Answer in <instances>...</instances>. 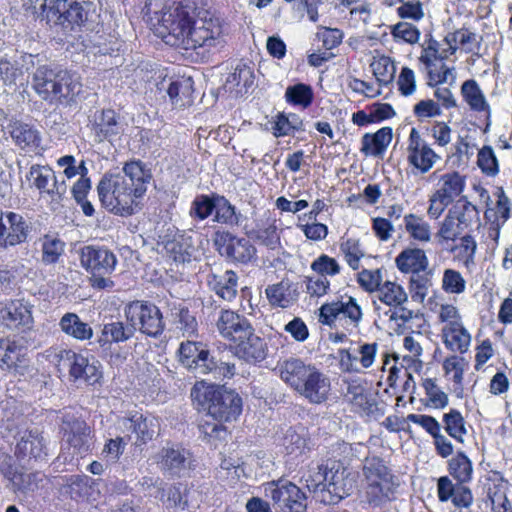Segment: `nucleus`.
I'll return each mask as SVG.
<instances>
[{
    "label": "nucleus",
    "instance_id": "1",
    "mask_svg": "<svg viewBox=\"0 0 512 512\" xmlns=\"http://www.w3.org/2000/svg\"><path fill=\"white\" fill-rule=\"evenodd\" d=\"M227 30L219 17L210 15L193 22L191 8L183 0L162 3V42L184 49L219 51L227 44Z\"/></svg>",
    "mask_w": 512,
    "mask_h": 512
},
{
    "label": "nucleus",
    "instance_id": "2",
    "mask_svg": "<svg viewBox=\"0 0 512 512\" xmlns=\"http://www.w3.org/2000/svg\"><path fill=\"white\" fill-rule=\"evenodd\" d=\"M152 175L140 161L124 165L121 172L105 175L97 186L103 206L120 216H130L140 209V201Z\"/></svg>",
    "mask_w": 512,
    "mask_h": 512
},
{
    "label": "nucleus",
    "instance_id": "3",
    "mask_svg": "<svg viewBox=\"0 0 512 512\" xmlns=\"http://www.w3.org/2000/svg\"><path fill=\"white\" fill-rule=\"evenodd\" d=\"M275 371L288 387L310 404H323L331 395L329 376L299 357L291 356L279 360Z\"/></svg>",
    "mask_w": 512,
    "mask_h": 512
},
{
    "label": "nucleus",
    "instance_id": "4",
    "mask_svg": "<svg viewBox=\"0 0 512 512\" xmlns=\"http://www.w3.org/2000/svg\"><path fill=\"white\" fill-rule=\"evenodd\" d=\"M191 398L207 410L213 420H236L242 411V400L237 393L224 386L198 382L191 390Z\"/></svg>",
    "mask_w": 512,
    "mask_h": 512
},
{
    "label": "nucleus",
    "instance_id": "5",
    "mask_svg": "<svg viewBox=\"0 0 512 512\" xmlns=\"http://www.w3.org/2000/svg\"><path fill=\"white\" fill-rule=\"evenodd\" d=\"M36 8L42 9L48 23L64 29L88 26L97 17L92 3H68V0H29Z\"/></svg>",
    "mask_w": 512,
    "mask_h": 512
},
{
    "label": "nucleus",
    "instance_id": "6",
    "mask_svg": "<svg viewBox=\"0 0 512 512\" xmlns=\"http://www.w3.org/2000/svg\"><path fill=\"white\" fill-rule=\"evenodd\" d=\"M165 255V273L173 281L182 280L188 264L198 259L193 238L176 227H168L162 239Z\"/></svg>",
    "mask_w": 512,
    "mask_h": 512
},
{
    "label": "nucleus",
    "instance_id": "7",
    "mask_svg": "<svg viewBox=\"0 0 512 512\" xmlns=\"http://www.w3.org/2000/svg\"><path fill=\"white\" fill-rule=\"evenodd\" d=\"M375 297L380 304L374 299V309L379 317L383 314L390 321H394L398 326H403L410 322L415 313L404 307L408 301V295L404 288L393 281H385L379 289H377Z\"/></svg>",
    "mask_w": 512,
    "mask_h": 512
},
{
    "label": "nucleus",
    "instance_id": "8",
    "mask_svg": "<svg viewBox=\"0 0 512 512\" xmlns=\"http://www.w3.org/2000/svg\"><path fill=\"white\" fill-rule=\"evenodd\" d=\"M27 179L40 194V198L49 203L52 210H57L67 192L64 180H59L55 172L48 166H31Z\"/></svg>",
    "mask_w": 512,
    "mask_h": 512
},
{
    "label": "nucleus",
    "instance_id": "9",
    "mask_svg": "<svg viewBox=\"0 0 512 512\" xmlns=\"http://www.w3.org/2000/svg\"><path fill=\"white\" fill-rule=\"evenodd\" d=\"M264 494L281 512H307V496L288 480L271 481L264 485Z\"/></svg>",
    "mask_w": 512,
    "mask_h": 512
},
{
    "label": "nucleus",
    "instance_id": "10",
    "mask_svg": "<svg viewBox=\"0 0 512 512\" xmlns=\"http://www.w3.org/2000/svg\"><path fill=\"white\" fill-rule=\"evenodd\" d=\"M362 317L363 313L360 305L351 296L325 303L319 309V321L330 327L335 325L337 320H344L347 325L357 328Z\"/></svg>",
    "mask_w": 512,
    "mask_h": 512
},
{
    "label": "nucleus",
    "instance_id": "11",
    "mask_svg": "<svg viewBox=\"0 0 512 512\" xmlns=\"http://www.w3.org/2000/svg\"><path fill=\"white\" fill-rule=\"evenodd\" d=\"M406 152L408 164L420 174L429 172L441 160L416 128L410 131Z\"/></svg>",
    "mask_w": 512,
    "mask_h": 512
},
{
    "label": "nucleus",
    "instance_id": "12",
    "mask_svg": "<svg viewBox=\"0 0 512 512\" xmlns=\"http://www.w3.org/2000/svg\"><path fill=\"white\" fill-rule=\"evenodd\" d=\"M125 315L134 331L138 327L148 336L156 337L160 332V310L154 304L133 301L125 308Z\"/></svg>",
    "mask_w": 512,
    "mask_h": 512
},
{
    "label": "nucleus",
    "instance_id": "13",
    "mask_svg": "<svg viewBox=\"0 0 512 512\" xmlns=\"http://www.w3.org/2000/svg\"><path fill=\"white\" fill-rule=\"evenodd\" d=\"M15 457L23 466H30L46 458V442L38 429H25L19 432L14 451Z\"/></svg>",
    "mask_w": 512,
    "mask_h": 512
},
{
    "label": "nucleus",
    "instance_id": "14",
    "mask_svg": "<svg viewBox=\"0 0 512 512\" xmlns=\"http://www.w3.org/2000/svg\"><path fill=\"white\" fill-rule=\"evenodd\" d=\"M31 231V223L21 214L0 210V247L8 248L24 243Z\"/></svg>",
    "mask_w": 512,
    "mask_h": 512
},
{
    "label": "nucleus",
    "instance_id": "15",
    "mask_svg": "<svg viewBox=\"0 0 512 512\" xmlns=\"http://www.w3.org/2000/svg\"><path fill=\"white\" fill-rule=\"evenodd\" d=\"M81 267L89 274H111L116 267L117 258L105 247L87 245L79 250Z\"/></svg>",
    "mask_w": 512,
    "mask_h": 512
},
{
    "label": "nucleus",
    "instance_id": "16",
    "mask_svg": "<svg viewBox=\"0 0 512 512\" xmlns=\"http://www.w3.org/2000/svg\"><path fill=\"white\" fill-rule=\"evenodd\" d=\"M358 474L342 463L332 461L326 471L327 490L340 499L349 496L356 488Z\"/></svg>",
    "mask_w": 512,
    "mask_h": 512
},
{
    "label": "nucleus",
    "instance_id": "17",
    "mask_svg": "<svg viewBox=\"0 0 512 512\" xmlns=\"http://www.w3.org/2000/svg\"><path fill=\"white\" fill-rule=\"evenodd\" d=\"M214 242L222 255L236 262L247 263L256 255V249L249 240L228 232L216 233Z\"/></svg>",
    "mask_w": 512,
    "mask_h": 512
},
{
    "label": "nucleus",
    "instance_id": "18",
    "mask_svg": "<svg viewBox=\"0 0 512 512\" xmlns=\"http://www.w3.org/2000/svg\"><path fill=\"white\" fill-rule=\"evenodd\" d=\"M64 436L73 453L88 452L93 444V434L87 423L79 418L66 416L63 421Z\"/></svg>",
    "mask_w": 512,
    "mask_h": 512
},
{
    "label": "nucleus",
    "instance_id": "19",
    "mask_svg": "<svg viewBox=\"0 0 512 512\" xmlns=\"http://www.w3.org/2000/svg\"><path fill=\"white\" fill-rule=\"evenodd\" d=\"M34 56L22 55L19 60L13 62L6 58L0 59V79L8 87L25 86L28 84V71L34 67Z\"/></svg>",
    "mask_w": 512,
    "mask_h": 512
},
{
    "label": "nucleus",
    "instance_id": "20",
    "mask_svg": "<svg viewBox=\"0 0 512 512\" xmlns=\"http://www.w3.org/2000/svg\"><path fill=\"white\" fill-rule=\"evenodd\" d=\"M216 327L224 339L235 343L247 335L252 325L247 318L235 311L223 309L218 316Z\"/></svg>",
    "mask_w": 512,
    "mask_h": 512
},
{
    "label": "nucleus",
    "instance_id": "21",
    "mask_svg": "<svg viewBox=\"0 0 512 512\" xmlns=\"http://www.w3.org/2000/svg\"><path fill=\"white\" fill-rule=\"evenodd\" d=\"M191 465L190 452L180 445L166 448L162 455V473L167 477H185L189 474Z\"/></svg>",
    "mask_w": 512,
    "mask_h": 512
},
{
    "label": "nucleus",
    "instance_id": "22",
    "mask_svg": "<svg viewBox=\"0 0 512 512\" xmlns=\"http://www.w3.org/2000/svg\"><path fill=\"white\" fill-rule=\"evenodd\" d=\"M180 362L196 374L205 375L209 371V352L201 342H183L179 348Z\"/></svg>",
    "mask_w": 512,
    "mask_h": 512
},
{
    "label": "nucleus",
    "instance_id": "23",
    "mask_svg": "<svg viewBox=\"0 0 512 512\" xmlns=\"http://www.w3.org/2000/svg\"><path fill=\"white\" fill-rule=\"evenodd\" d=\"M60 71L54 65H41L33 73L32 87L34 91L45 101L55 100L57 81L60 78Z\"/></svg>",
    "mask_w": 512,
    "mask_h": 512
},
{
    "label": "nucleus",
    "instance_id": "24",
    "mask_svg": "<svg viewBox=\"0 0 512 512\" xmlns=\"http://www.w3.org/2000/svg\"><path fill=\"white\" fill-rule=\"evenodd\" d=\"M235 355L248 363H257L265 359L267 344L263 338L254 333L253 327L247 335L235 342Z\"/></svg>",
    "mask_w": 512,
    "mask_h": 512
},
{
    "label": "nucleus",
    "instance_id": "25",
    "mask_svg": "<svg viewBox=\"0 0 512 512\" xmlns=\"http://www.w3.org/2000/svg\"><path fill=\"white\" fill-rule=\"evenodd\" d=\"M469 208L474 209V206L469 202H465L462 207L457 204L449 209L448 214L437 231V237L440 239V243L454 241L461 235L465 224L463 210H468Z\"/></svg>",
    "mask_w": 512,
    "mask_h": 512
},
{
    "label": "nucleus",
    "instance_id": "26",
    "mask_svg": "<svg viewBox=\"0 0 512 512\" xmlns=\"http://www.w3.org/2000/svg\"><path fill=\"white\" fill-rule=\"evenodd\" d=\"M207 285L219 298L231 302L237 295L238 276L233 270L212 271Z\"/></svg>",
    "mask_w": 512,
    "mask_h": 512
},
{
    "label": "nucleus",
    "instance_id": "27",
    "mask_svg": "<svg viewBox=\"0 0 512 512\" xmlns=\"http://www.w3.org/2000/svg\"><path fill=\"white\" fill-rule=\"evenodd\" d=\"M28 365L25 349L15 341L0 340V367L23 374Z\"/></svg>",
    "mask_w": 512,
    "mask_h": 512
},
{
    "label": "nucleus",
    "instance_id": "28",
    "mask_svg": "<svg viewBox=\"0 0 512 512\" xmlns=\"http://www.w3.org/2000/svg\"><path fill=\"white\" fill-rule=\"evenodd\" d=\"M345 399L352 409L360 415L369 416L377 408L376 401L359 380H351L347 383Z\"/></svg>",
    "mask_w": 512,
    "mask_h": 512
},
{
    "label": "nucleus",
    "instance_id": "29",
    "mask_svg": "<svg viewBox=\"0 0 512 512\" xmlns=\"http://www.w3.org/2000/svg\"><path fill=\"white\" fill-rule=\"evenodd\" d=\"M2 318L10 326L30 329L33 324L32 305L23 299L13 300L2 310Z\"/></svg>",
    "mask_w": 512,
    "mask_h": 512
},
{
    "label": "nucleus",
    "instance_id": "30",
    "mask_svg": "<svg viewBox=\"0 0 512 512\" xmlns=\"http://www.w3.org/2000/svg\"><path fill=\"white\" fill-rule=\"evenodd\" d=\"M8 132L15 145L28 151L35 150L41 141L38 130L28 123L13 121L8 125Z\"/></svg>",
    "mask_w": 512,
    "mask_h": 512
},
{
    "label": "nucleus",
    "instance_id": "31",
    "mask_svg": "<svg viewBox=\"0 0 512 512\" xmlns=\"http://www.w3.org/2000/svg\"><path fill=\"white\" fill-rule=\"evenodd\" d=\"M441 337L448 350L459 354H464L469 350L472 339L463 323L452 327H442Z\"/></svg>",
    "mask_w": 512,
    "mask_h": 512
},
{
    "label": "nucleus",
    "instance_id": "32",
    "mask_svg": "<svg viewBox=\"0 0 512 512\" xmlns=\"http://www.w3.org/2000/svg\"><path fill=\"white\" fill-rule=\"evenodd\" d=\"M397 268L404 273H419L429 265L425 251L420 248H406L395 259Z\"/></svg>",
    "mask_w": 512,
    "mask_h": 512
},
{
    "label": "nucleus",
    "instance_id": "33",
    "mask_svg": "<svg viewBox=\"0 0 512 512\" xmlns=\"http://www.w3.org/2000/svg\"><path fill=\"white\" fill-rule=\"evenodd\" d=\"M392 129L383 127L374 134L366 133L361 140V152L365 155L382 156L392 141Z\"/></svg>",
    "mask_w": 512,
    "mask_h": 512
},
{
    "label": "nucleus",
    "instance_id": "34",
    "mask_svg": "<svg viewBox=\"0 0 512 512\" xmlns=\"http://www.w3.org/2000/svg\"><path fill=\"white\" fill-rule=\"evenodd\" d=\"M266 297L272 306L287 308L297 300L296 289L288 280L269 285L265 289Z\"/></svg>",
    "mask_w": 512,
    "mask_h": 512
},
{
    "label": "nucleus",
    "instance_id": "35",
    "mask_svg": "<svg viewBox=\"0 0 512 512\" xmlns=\"http://www.w3.org/2000/svg\"><path fill=\"white\" fill-rule=\"evenodd\" d=\"M93 131L97 141L99 142L118 134L119 123L116 113L111 109L95 113L93 119Z\"/></svg>",
    "mask_w": 512,
    "mask_h": 512
},
{
    "label": "nucleus",
    "instance_id": "36",
    "mask_svg": "<svg viewBox=\"0 0 512 512\" xmlns=\"http://www.w3.org/2000/svg\"><path fill=\"white\" fill-rule=\"evenodd\" d=\"M59 76L54 101L74 100L82 91L80 77L76 73H71L66 70H61Z\"/></svg>",
    "mask_w": 512,
    "mask_h": 512
},
{
    "label": "nucleus",
    "instance_id": "37",
    "mask_svg": "<svg viewBox=\"0 0 512 512\" xmlns=\"http://www.w3.org/2000/svg\"><path fill=\"white\" fill-rule=\"evenodd\" d=\"M465 179L458 172H448L438 177L435 194L453 202L464 190Z\"/></svg>",
    "mask_w": 512,
    "mask_h": 512
},
{
    "label": "nucleus",
    "instance_id": "38",
    "mask_svg": "<svg viewBox=\"0 0 512 512\" xmlns=\"http://www.w3.org/2000/svg\"><path fill=\"white\" fill-rule=\"evenodd\" d=\"M193 83L191 77H179L169 84L167 94L173 107H183L192 102Z\"/></svg>",
    "mask_w": 512,
    "mask_h": 512
},
{
    "label": "nucleus",
    "instance_id": "39",
    "mask_svg": "<svg viewBox=\"0 0 512 512\" xmlns=\"http://www.w3.org/2000/svg\"><path fill=\"white\" fill-rule=\"evenodd\" d=\"M461 95L471 110L490 113V106L486 97L475 80L469 79L463 82Z\"/></svg>",
    "mask_w": 512,
    "mask_h": 512
},
{
    "label": "nucleus",
    "instance_id": "40",
    "mask_svg": "<svg viewBox=\"0 0 512 512\" xmlns=\"http://www.w3.org/2000/svg\"><path fill=\"white\" fill-rule=\"evenodd\" d=\"M59 325L65 334L77 340H88L93 336L92 328L87 323L81 321L75 313L64 314Z\"/></svg>",
    "mask_w": 512,
    "mask_h": 512
},
{
    "label": "nucleus",
    "instance_id": "41",
    "mask_svg": "<svg viewBox=\"0 0 512 512\" xmlns=\"http://www.w3.org/2000/svg\"><path fill=\"white\" fill-rule=\"evenodd\" d=\"M57 366L61 369H68L69 374L75 380L81 377V371L84 370L85 365H87L88 357L78 354L72 350L62 349L56 355Z\"/></svg>",
    "mask_w": 512,
    "mask_h": 512
},
{
    "label": "nucleus",
    "instance_id": "42",
    "mask_svg": "<svg viewBox=\"0 0 512 512\" xmlns=\"http://www.w3.org/2000/svg\"><path fill=\"white\" fill-rule=\"evenodd\" d=\"M404 226L412 239L422 243L431 240V226L422 216L413 213L406 214L404 216Z\"/></svg>",
    "mask_w": 512,
    "mask_h": 512
},
{
    "label": "nucleus",
    "instance_id": "43",
    "mask_svg": "<svg viewBox=\"0 0 512 512\" xmlns=\"http://www.w3.org/2000/svg\"><path fill=\"white\" fill-rule=\"evenodd\" d=\"M444 42L447 44L448 52L451 55L457 51L458 45L465 51L470 52L478 44L477 35L465 28L448 33L444 38Z\"/></svg>",
    "mask_w": 512,
    "mask_h": 512
},
{
    "label": "nucleus",
    "instance_id": "44",
    "mask_svg": "<svg viewBox=\"0 0 512 512\" xmlns=\"http://www.w3.org/2000/svg\"><path fill=\"white\" fill-rule=\"evenodd\" d=\"M134 326H124L122 322H111L104 325L102 334L99 338V343L104 346L112 342L125 341L131 338L134 334Z\"/></svg>",
    "mask_w": 512,
    "mask_h": 512
},
{
    "label": "nucleus",
    "instance_id": "45",
    "mask_svg": "<svg viewBox=\"0 0 512 512\" xmlns=\"http://www.w3.org/2000/svg\"><path fill=\"white\" fill-rule=\"evenodd\" d=\"M314 93L310 85L305 83H297L290 85L285 90V100L294 106L307 108L313 102Z\"/></svg>",
    "mask_w": 512,
    "mask_h": 512
},
{
    "label": "nucleus",
    "instance_id": "46",
    "mask_svg": "<svg viewBox=\"0 0 512 512\" xmlns=\"http://www.w3.org/2000/svg\"><path fill=\"white\" fill-rule=\"evenodd\" d=\"M282 445L286 453L297 459L302 457L308 450L307 439L305 433L289 428L283 437Z\"/></svg>",
    "mask_w": 512,
    "mask_h": 512
},
{
    "label": "nucleus",
    "instance_id": "47",
    "mask_svg": "<svg viewBox=\"0 0 512 512\" xmlns=\"http://www.w3.org/2000/svg\"><path fill=\"white\" fill-rule=\"evenodd\" d=\"M449 472L458 482H468L472 478V463L464 453L459 452L449 461Z\"/></svg>",
    "mask_w": 512,
    "mask_h": 512
},
{
    "label": "nucleus",
    "instance_id": "48",
    "mask_svg": "<svg viewBox=\"0 0 512 512\" xmlns=\"http://www.w3.org/2000/svg\"><path fill=\"white\" fill-rule=\"evenodd\" d=\"M443 422L446 432L458 442L463 443L467 429L462 414L456 409H451L448 413L444 414Z\"/></svg>",
    "mask_w": 512,
    "mask_h": 512
},
{
    "label": "nucleus",
    "instance_id": "49",
    "mask_svg": "<svg viewBox=\"0 0 512 512\" xmlns=\"http://www.w3.org/2000/svg\"><path fill=\"white\" fill-rule=\"evenodd\" d=\"M390 34L395 42L416 44L420 39V30L412 23L400 21L390 26Z\"/></svg>",
    "mask_w": 512,
    "mask_h": 512
},
{
    "label": "nucleus",
    "instance_id": "50",
    "mask_svg": "<svg viewBox=\"0 0 512 512\" xmlns=\"http://www.w3.org/2000/svg\"><path fill=\"white\" fill-rule=\"evenodd\" d=\"M214 211L215 222L228 226H236L239 224V215L236 213L235 207L226 198H217Z\"/></svg>",
    "mask_w": 512,
    "mask_h": 512
},
{
    "label": "nucleus",
    "instance_id": "51",
    "mask_svg": "<svg viewBox=\"0 0 512 512\" xmlns=\"http://www.w3.org/2000/svg\"><path fill=\"white\" fill-rule=\"evenodd\" d=\"M340 250L349 267L353 270H358L360 260L364 257V251L361 248L360 241L358 239L348 238L341 243Z\"/></svg>",
    "mask_w": 512,
    "mask_h": 512
},
{
    "label": "nucleus",
    "instance_id": "52",
    "mask_svg": "<svg viewBox=\"0 0 512 512\" xmlns=\"http://www.w3.org/2000/svg\"><path fill=\"white\" fill-rule=\"evenodd\" d=\"M366 481H376L394 477L390 469L385 465L384 461L379 457L366 458L363 467Z\"/></svg>",
    "mask_w": 512,
    "mask_h": 512
},
{
    "label": "nucleus",
    "instance_id": "53",
    "mask_svg": "<svg viewBox=\"0 0 512 512\" xmlns=\"http://www.w3.org/2000/svg\"><path fill=\"white\" fill-rule=\"evenodd\" d=\"M65 249V243L58 238L45 236L42 242V262L50 265L58 261Z\"/></svg>",
    "mask_w": 512,
    "mask_h": 512
},
{
    "label": "nucleus",
    "instance_id": "54",
    "mask_svg": "<svg viewBox=\"0 0 512 512\" xmlns=\"http://www.w3.org/2000/svg\"><path fill=\"white\" fill-rule=\"evenodd\" d=\"M370 66L373 75L380 84H388L394 78L396 68L389 57L382 56L375 59Z\"/></svg>",
    "mask_w": 512,
    "mask_h": 512
},
{
    "label": "nucleus",
    "instance_id": "55",
    "mask_svg": "<svg viewBox=\"0 0 512 512\" xmlns=\"http://www.w3.org/2000/svg\"><path fill=\"white\" fill-rule=\"evenodd\" d=\"M250 238L269 249H275L280 243L277 227L274 224L258 228L249 233Z\"/></svg>",
    "mask_w": 512,
    "mask_h": 512
},
{
    "label": "nucleus",
    "instance_id": "56",
    "mask_svg": "<svg viewBox=\"0 0 512 512\" xmlns=\"http://www.w3.org/2000/svg\"><path fill=\"white\" fill-rule=\"evenodd\" d=\"M215 203L208 195H198L192 201L189 215L197 220H205L214 211Z\"/></svg>",
    "mask_w": 512,
    "mask_h": 512
},
{
    "label": "nucleus",
    "instance_id": "57",
    "mask_svg": "<svg viewBox=\"0 0 512 512\" xmlns=\"http://www.w3.org/2000/svg\"><path fill=\"white\" fill-rule=\"evenodd\" d=\"M442 289L449 294H461L466 289V281L459 271L446 269L442 277Z\"/></svg>",
    "mask_w": 512,
    "mask_h": 512
},
{
    "label": "nucleus",
    "instance_id": "58",
    "mask_svg": "<svg viewBox=\"0 0 512 512\" xmlns=\"http://www.w3.org/2000/svg\"><path fill=\"white\" fill-rule=\"evenodd\" d=\"M468 363L466 360L458 355L447 357L443 362V370L446 375L451 376V379L456 384H461L463 375Z\"/></svg>",
    "mask_w": 512,
    "mask_h": 512
},
{
    "label": "nucleus",
    "instance_id": "59",
    "mask_svg": "<svg viewBox=\"0 0 512 512\" xmlns=\"http://www.w3.org/2000/svg\"><path fill=\"white\" fill-rule=\"evenodd\" d=\"M398 17L401 19H409L414 22L421 21L424 16V5L420 0H404L396 9Z\"/></svg>",
    "mask_w": 512,
    "mask_h": 512
},
{
    "label": "nucleus",
    "instance_id": "60",
    "mask_svg": "<svg viewBox=\"0 0 512 512\" xmlns=\"http://www.w3.org/2000/svg\"><path fill=\"white\" fill-rule=\"evenodd\" d=\"M477 164L483 173L490 176L496 175L499 171L497 158L490 146H484L479 150Z\"/></svg>",
    "mask_w": 512,
    "mask_h": 512
},
{
    "label": "nucleus",
    "instance_id": "61",
    "mask_svg": "<svg viewBox=\"0 0 512 512\" xmlns=\"http://www.w3.org/2000/svg\"><path fill=\"white\" fill-rule=\"evenodd\" d=\"M311 269L321 277L335 276L340 272V265L334 258L322 254L311 263Z\"/></svg>",
    "mask_w": 512,
    "mask_h": 512
},
{
    "label": "nucleus",
    "instance_id": "62",
    "mask_svg": "<svg viewBox=\"0 0 512 512\" xmlns=\"http://www.w3.org/2000/svg\"><path fill=\"white\" fill-rule=\"evenodd\" d=\"M227 83L239 88L238 92H242L243 89L247 92V89L254 83L253 71L245 65L239 66L228 76Z\"/></svg>",
    "mask_w": 512,
    "mask_h": 512
},
{
    "label": "nucleus",
    "instance_id": "63",
    "mask_svg": "<svg viewBox=\"0 0 512 512\" xmlns=\"http://www.w3.org/2000/svg\"><path fill=\"white\" fill-rule=\"evenodd\" d=\"M423 388L432 407L444 408L447 406L448 396L438 387L435 380L431 378L425 379L423 381Z\"/></svg>",
    "mask_w": 512,
    "mask_h": 512
},
{
    "label": "nucleus",
    "instance_id": "64",
    "mask_svg": "<svg viewBox=\"0 0 512 512\" xmlns=\"http://www.w3.org/2000/svg\"><path fill=\"white\" fill-rule=\"evenodd\" d=\"M438 42L435 40H432L429 42L428 46L423 50L420 61L426 66V68L429 70L428 73L431 70H434L435 61L437 59L443 60L448 58L451 54H449L448 49H444L441 52L438 50Z\"/></svg>",
    "mask_w": 512,
    "mask_h": 512
}]
</instances>
